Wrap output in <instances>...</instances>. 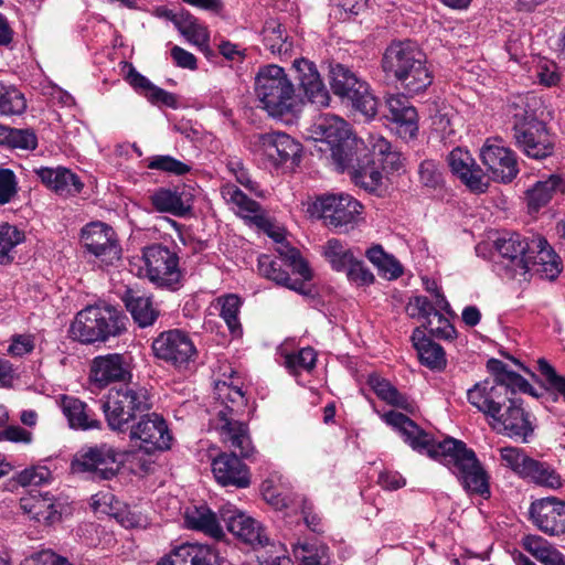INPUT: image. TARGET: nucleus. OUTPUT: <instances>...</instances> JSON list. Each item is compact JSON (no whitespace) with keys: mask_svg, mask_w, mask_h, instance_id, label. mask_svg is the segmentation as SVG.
<instances>
[{"mask_svg":"<svg viewBox=\"0 0 565 565\" xmlns=\"http://www.w3.org/2000/svg\"><path fill=\"white\" fill-rule=\"evenodd\" d=\"M317 362V353L310 348H302L297 352L285 355V366L290 372L307 371L315 369Z\"/></svg>","mask_w":565,"mask_h":565,"instance_id":"13d9d810","label":"nucleus"},{"mask_svg":"<svg viewBox=\"0 0 565 565\" xmlns=\"http://www.w3.org/2000/svg\"><path fill=\"white\" fill-rule=\"evenodd\" d=\"M216 397L224 404V408L217 413L216 430L221 440L227 444L241 457L249 458L254 452V446L249 436L248 425L243 420L247 409V398L242 388L232 383L216 382Z\"/></svg>","mask_w":565,"mask_h":565,"instance_id":"7ed1b4c3","label":"nucleus"},{"mask_svg":"<svg viewBox=\"0 0 565 565\" xmlns=\"http://www.w3.org/2000/svg\"><path fill=\"white\" fill-rule=\"evenodd\" d=\"M292 68L308 100L320 107L328 106L330 94L322 83L316 65L306 58H299L294 61Z\"/></svg>","mask_w":565,"mask_h":565,"instance_id":"cd10ccee","label":"nucleus"},{"mask_svg":"<svg viewBox=\"0 0 565 565\" xmlns=\"http://www.w3.org/2000/svg\"><path fill=\"white\" fill-rule=\"evenodd\" d=\"M61 408L73 429L88 430L102 427L95 412L83 401L64 395L61 399Z\"/></svg>","mask_w":565,"mask_h":565,"instance_id":"473e14b6","label":"nucleus"},{"mask_svg":"<svg viewBox=\"0 0 565 565\" xmlns=\"http://www.w3.org/2000/svg\"><path fill=\"white\" fill-rule=\"evenodd\" d=\"M565 191V181L558 174H551L544 180H539L526 191L527 204L531 210L537 211L546 205L557 193Z\"/></svg>","mask_w":565,"mask_h":565,"instance_id":"ea45409f","label":"nucleus"},{"mask_svg":"<svg viewBox=\"0 0 565 565\" xmlns=\"http://www.w3.org/2000/svg\"><path fill=\"white\" fill-rule=\"evenodd\" d=\"M153 210L178 217L186 216L192 210L193 196L184 188H158L149 194Z\"/></svg>","mask_w":565,"mask_h":565,"instance_id":"bb28decb","label":"nucleus"},{"mask_svg":"<svg viewBox=\"0 0 565 565\" xmlns=\"http://www.w3.org/2000/svg\"><path fill=\"white\" fill-rule=\"evenodd\" d=\"M285 263L270 255L262 254L258 257V270L267 279L275 281L277 285L288 284L290 280L288 271L282 268Z\"/></svg>","mask_w":565,"mask_h":565,"instance_id":"5fc2aeb1","label":"nucleus"},{"mask_svg":"<svg viewBox=\"0 0 565 565\" xmlns=\"http://www.w3.org/2000/svg\"><path fill=\"white\" fill-rule=\"evenodd\" d=\"M387 118L397 126L403 138L412 139L418 131V116L416 108L404 95H392L386 99Z\"/></svg>","mask_w":565,"mask_h":565,"instance_id":"7c9ffc66","label":"nucleus"},{"mask_svg":"<svg viewBox=\"0 0 565 565\" xmlns=\"http://www.w3.org/2000/svg\"><path fill=\"white\" fill-rule=\"evenodd\" d=\"M221 306L220 316L225 321L231 334L233 337H241L243 334V328L239 321V310L242 300L237 295L228 294L217 299Z\"/></svg>","mask_w":565,"mask_h":565,"instance_id":"de8ad7c7","label":"nucleus"},{"mask_svg":"<svg viewBox=\"0 0 565 565\" xmlns=\"http://www.w3.org/2000/svg\"><path fill=\"white\" fill-rule=\"evenodd\" d=\"M331 88L333 93L351 103L354 110L366 119L377 114L379 100L371 92L370 85L342 64L331 66Z\"/></svg>","mask_w":565,"mask_h":565,"instance_id":"1a4fd4ad","label":"nucleus"},{"mask_svg":"<svg viewBox=\"0 0 565 565\" xmlns=\"http://www.w3.org/2000/svg\"><path fill=\"white\" fill-rule=\"evenodd\" d=\"M121 299L126 309L131 315L134 322L139 328L153 326L160 317L161 311L159 305L153 301L151 296L127 289Z\"/></svg>","mask_w":565,"mask_h":565,"instance_id":"2f4dec72","label":"nucleus"},{"mask_svg":"<svg viewBox=\"0 0 565 565\" xmlns=\"http://www.w3.org/2000/svg\"><path fill=\"white\" fill-rule=\"evenodd\" d=\"M350 175L355 185L369 192L376 191L382 184V172L376 160L371 156L366 157L361 164H358Z\"/></svg>","mask_w":565,"mask_h":565,"instance_id":"a18cd8bd","label":"nucleus"},{"mask_svg":"<svg viewBox=\"0 0 565 565\" xmlns=\"http://www.w3.org/2000/svg\"><path fill=\"white\" fill-rule=\"evenodd\" d=\"M220 520L206 505L188 508L184 513V522L189 529L200 531L216 540L224 536Z\"/></svg>","mask_w":565,"mask_h":565,"instance_id":"e433bc0d","label":"nucleus"},{"mask_svg":"<svg viewBox=\"0 0 565 565\" xmlns=\"http://www.w3.org/2000/svg\"><path fill=\"white\" fill-rule=\"evenodd\" d=\"M497 433L521 443H529L535 430V417L523 407L520 398L511 397L490 422Z\"/></svg>","mask_w":565,"mask_h":565,"instance_id":"f3484780","label":"nucleus"},{"mask_svg":"<svg viewBox=\"0 0 565 565\" xmlns=\"http://www.w3.org/2000/svg\"><path fill=\"white\" fill-rule=\"evenodd\" d=\"M255 93L271 117L294 116L299 111L301 102L282 67L268 65L260 68L255 78Z\"/></svg>","mask_w":565,"mask_h":565,"instance_id":"0eeeda50","label":"nucleus"},{"mask_svg":"<svg viewBox=\"0 0 565 565\" xmlns=\"http://www.w3.org/2000/svg\"><path fill=\"white\" fill-rule=\"evenodd\" d=\"M81 243L100 265H114L121 257V247L114 228L103 222H92L81 231Z\"/></svg>","mask_w":565,"mask_h":565,"instance_id":"a211bd4d","label":"nucleus"},{"mask_svg":"<svg viewBox=\"0 0 565 565\" xmlns=\"http://www.w3.org/2000/svg\"><path fill=\"white\" fill-rule=\"evenodd\" d=\"M412 342L423 365L433 371H443L447 365L446 353L443 347L427 338L420 328L412 333Z\"/></svg>","mask_w":565,"mask_h":565,"instance_id":"72a5a7b5","label":"nucleus"},{"mask_svg":"<svg viewBox=\"0 0 565 565\" xmlns=\"http://www.w3.org/2000/svg\"><path fill=\"white\" fill-rule=\"evenodd\" d=\"M220 519L225 523L231 533L254 548L271 546L277 550V555L265 559L266 563L275 565L276 561L280 559L289 562V558L285 556L286 550L284 546L279 544L276 547L275 544L270 543L260 523L238 511L235 507L231 504L222 507L220 509Z\"/></svg>","mask_w":565,"mask_h":565,"instance_id":"ddd939ff","label":"nucleus"},{"mask_svg":"<svg viewBox=\"0 0 565 565\" xmlns=\"http://www.w3.org/2000/svg\"><path fill=\"white\" fill-rule=\"evenodd\" d=\"M381 66L408 94L423 93L433 83L426 54L411 40L393 41L383 53Z\"/></svg>","mask_w":565,"mask_h":565,"instance_id":"20e7f679","label":"nucleus"},{"mask_svg":"<svg viewBox=\"0 0 565 565\" xmlns=\"http://www.w3.org/2000/svg\"><path fill=\"white\" fill-rule=\"evenodd\" d=\"M500 457L502 462L522 479L553 490L563 487V479L552 465L527 456L522 448L502 447Z\"/></svg>","mask_w":565,"mask_h":565,"instance_id":"9d476101","label":"nucleus"},{"mask_svg":"<svg viewBox=\"0 0 565 565\" xmlns=\"http://www.w3.org/2000/svg\"><path fill=\"white\" fill-rule=\"evenodd\" d=\"M406 310L409 317L424 319L425 322L434 316H437L439 312L433 302L425 296H415L411 298Z\"/></svg>","mask_w":565,"mask_h":565,"instance_id":"0e129e2a","label":"nucleus"},{"mask_svg":"<svg viewBox=\"0 0 565 565\" xmlns=\"http://www.w3.org/2000/svg\"><path fill=\"white\" fill-rule=\"evenodd\" d=\"M537 365L540 373L545 377L548 385L562 395L565 401V376L558 375L545 359H540Z\"/></svg>","mask_w":565,"mask_h":565,"instance_id":"774afa93","label":"nucleus"},{"mask_svg":"<svg viewBox=\"0 0 565 565\" xmlns=\"http://www.w3.org/2000/svg\"><path fill=\"white\" fill-rule=\"evenodd\" d=\"M480 158L494 181L508 183L519 173L514 152L500 143L487 141Z\"/></svg>","mask_w":565,"mask_h":565,"instance_id":"412c9836","label":"nucleus"},{"mask_svg":"<svg viewBox=\"0 0 565 565\" xmlns=\"http://www.w3.org/2000/svg\"><path fill=\"white\" fill-rule=\"evenodd\" d=\"M523 547L532 554L543 565L558 553L556 548L550 546L545 540L537 535H527L523 539Z\"/></svg>","mask_w":565,"mask_h":565,"instance_id":"052dcab7","label":"nucleus"},{"mask_svg":"<svg viewBox=\"0 0 565 565\" xmlns=\"http://www.w3.org/2000/svg\"><path fill=\"white\" fill-rule=\"evenodd\" d=\"M370 156L376 160L380 169L386 173L397 172L403 168L402 153L393 149L392 145L381 136L370 137Z\"/></svg>","mask_w":565,"mask_h":565,"instance_id":"a19ab883","label":"nucleus"},{"mask_svg":"<svg viewBox=\"0 0 565 565\" xmlns=\"http://www.w3.org/2000/svg\"><path fill=\"white\" fill-rule=\"evenodd\" d=\"M152 408V396L146 386L128 382L108 391L102 404L110 430L125 433L143 413Z\"/></svg>","mask_w":565,"mask_h":565,"instance_id":"39448f33","label":"nucleus"},{"mask_svg":"<svg viewBox=\"0 0 565 565\" xmlns=\"http://www.w3.org/2000/svg\"><path fill=\"white\" fill-rule=\"evenodd\" d=\"M331 160L337 171L349 174L370 157V147L356 136L347 138L342 142L330 148Z\"/></svg>","mask_w":565,"mask_h":565,"instance_id":"c756f323","label":"nucleus"},{"mask_svg":"<svg viewBox=\"0 0 565 565\" xmlns=\"http://www.w3.org/2000/svg\"><path fill=\"white\" fill-rule=\"evenodd\" d=\"M262 35L264 45L271 54L280 57L290 55L292 42L279 22L276 20L266 21Z\"/></svg>","mask_w":565,"mask_h":565,"instance_id":"79ce46f5","label":"nucleus"},{"mask_svg":"<svg viewBox=\"0 0 565 565\" xmlns=\"http://www.w3.org/2000/svg\"><path fill=\"white\" fill-rule=\"evenodd\" d=\"M129 438L146 454L170 449L172 435L162 415L143 413L129 428Z\"/></svg>","mask_w":565,"mask_h":565,"instance_id":"dca6fc26","label":"nucleus"},{"mask_svg":"<svg viewBox=\"0 0 565 565\" xmlns=\"http://www.w3.org/2000/svg\"><path fill=\"white\" fill-rule=\"evenodd\" d=\"M329 17L340 21H355L367 12V2H332L329 6Z\"/></svg>","mask_w":565,"mask_h":565,"instance_id":"6e6d98bb","label":"nucleus"},{"mask_svg":"<svg viewBox=\"0 0 565 565\" xmlns=\"http://www.w3.org/2000/svg\"><path fill=\"white\" fill-rule=\"evenodd\" d=\"M423 327L427 329L433 337L438 339L452 340L457 337L455 327L440 311L437 316L424 322Z\"/></svg>","mask_w":565,"mask_h":565,"instance_id":"680f3d73","label":"nucleus"},{"mask_svg":"<svg viewBox=\"0 0 565 565\" xmlns=\"http://www.w3.org/2000/svg\"><path fill=\"white\" fill-rule=\"evenodd\" d=\"M348 279L356 286H369L374 282V275L364 265L362 260L356 258L345 270Z\"/></svg>","mask_w":565,"mask_h":565,"instance_id":"69168bd1","label":"nucleus"},{"mask_svg":"<svg viewBox=\"0 0 565 565\" xmlns=\"http://www.w3.org/2000/svg\"><path fill=\"white\" fill-rule=\"evenodd\" d=\"M76 473H86L93 481L110 480L118 473L116 450L106 444L83 448L71 463Z\"/></svg>","mask_w":565,"mask_h":565,"instance_id":"2eb2a0df","label":"nucleus"},{"mask_svg":"<svg viewBox=\"0 0 565 565\" xmlns=\"http://www.w3.org/2000/svg\"><path fill=\"white\" fill-rule=\"evenodd\" d=\"M292 554L300 565H329L330 550L320 542H305L294 545Z\"/></svg>","mask_w":565,"mask_h":565,"instance_id":"c03bdc74","label":"nucleus"},{"mask_svg":"<svg viewBox=\"0 0 565 565\" xmlns=\"http://www.w3.org/2000/svg\"><path fill=\"white\" fill-rule=\"evenodd\" d=\"M511 396H505L504 387L490 382V379L476 383L467 391V399L480 413L493 419L505 406Z\"/></svg>","mask_w":565,"mask_h":565,"instance_id":"b1692460","label":"nucleus"},{"mask_svg":"<svg viewBox=\"0 0 565 565\" xmlns=\"http://www.w3.org/2000/svg\"><path fill=\"white\" fill-rule=\"evenodd\" d=\"M239 452H222L212 461V472L215 480L223 487L236 489L248 488L252 475L248 466L239 457Z\"/></svg>","mask_w":565,"mask_h":565,"instance_id":"5701e85b","label":"nucleus"},{"mask_svg":"<svg viewBox=\"0 0 565 565\" xmlns=\"http://www.w3.org/2000/svg\"><path fill=\"white\" fill-rule=\"evenodd\" d=\"M145 276L154 285L177 289L182 277L178 254L162 244H152L142 248Z\"/></svg>","mask_w":565,"mask_h":565,"instance_id":"4468645a","label":"nucleus"},{"mask_svg":"<svg viewBox=\"0 0 565 565\" xmlns=\"http://www.w3.org/2000/svg\"><path fill=\"white\" fill-rule=\"evenodd\" d=\"M35 348L34 337L31 334H14L11 337L7 352L12 358H23Z\"/></svg>","mask_w":565,"mask_h":565,"instance_id":"338daca9","label":"nucleus"},{"mask_svg":"<svg viewBox=\"0 0 565 565\" xmlns=\"http://www.w3.org/2000/svg\"><path fill=\"white\" fill-rule=\"evenodd\" d=\"M535 104L536 98L530 93L513 95L508 99L505 115L509 118L512 132L519 128L522 129L532 119H539L533 109Z\"/></svg>","mask_w":565,"mask_h":565,"instance_id":"4c0bfd02","label":"nucleus"},{"mask_svg":"<svg viewBox=\"0 0 565 565\" xmlns=\"http://www.w3.org/2000/svg\"><path fill=\"white\" fill-rule=\"evenodd\" d=\"M13 479L21 487H32L50 483L53 476L46 466L35 465L21 470Z\"/></svg>","mask_w":565,"mask_h":565,"instance_id":"4d7b16f0","label":"nucleus"},{"mask_svg":"<svg viewBox=\"0 0 565 565\" xmlns=\"http://www.w3.org/2000/svg\"><path fill=\"white\" fill-rule=\"evenodd\" d=\"M418 180L427 190L441 189L445 183L441 166L431 159L422 161L418 166Z\"/></svg>","mask_w":565,"mask_h":565,"instance_id":"864d4df0","label":"nucleus"},{"mask_svg":"<svg viewBox=\"0 0 565 565\" xmlns=\"http://www.w3.org/2000/svg\"><path fill=\"white\" fill-rule=\"evenodd\" d=\"M248 147L276 169L298 166L302 151L300 142L280 131L253 134L248 137Z\"/></svg>","mask_w":565,"mask_h":565,"instance_id":"6e6552de","label":"nucleus"},{"mask_svg":"<svg viewBox=\"0 0 565 565\" xmlns=\"http://www.w3.org/2000/svg\"><path fill=\"white\" fill-rule=\"evenodd\" d=\"M448 163L456 174L471 191L483 193L488 189V181L482 169L476 164L469 151L455 148L448 156Z\"/></svg>","mask_w":565,"mask_h":565,"instance_id":"393cba45","label":"nucleus"},{"mask_svg":"<svg viewBox=\"0 0 565 565\" xmlns=\"http://www.w3.org/2000/svg\"><path fill=\"white\" fill-rule=\"evenodd\" d=\"M312 210L329 228L347 232L358 223L363 205L350 194L330 193L317 198Z\"/></svg>","mask_w":565,"mask_h":565,"instance_id":"f8f14e48","label":"nucleus"},{"mask_svg":"<svg viewBox=\"0 0 565 565\" xmlns=\"http://www.w3.org/2000/svg\"><path fill=\"white\" fill-rule=\"evenodd\" d=\"M494 246L510 278H525L532 271L542 279L554 280L562 271L561 257L541 235L503 233Z\"/></svg>","mask_w":565,"mask_h":565,"instance_id":"f03ea898","label":"nucleus"},{"mask_svg":"<svg viewBox=\"0 0 565 565\" xmlns=\"http://www.w3.org/2000/svg\"><path fill=\"white\" fill-rule=\"evenodd\" d=\"M26 109L24 95L14 86L0 83V114L20 115Z\"/></svg>","mask_w":565,"mask_h":565,"instance_id":"3c124183","label":"nucleus"},{"mask_svg":"<svg viewBox=\"0 0 565 565\" xmlns=\"http://www.w3.org/2000/svg\"><path fill=\"white\" fill-rule=\"evenodd\" d=\"M512 137L515 147L530 158L544 159L554 151L555 138L543 120L532 119L522 129L513 131Z\"/></svg>","mask_w":565,"mask_h":565,"instance_id":"6ab92c4d","label":"nucleus"},{"mask_svg":"<svg viewBox=\"0 0 565 565\" xmlns=\"http://www.w3.org/2000/svg\"><path fill=\"white\" fill-rule=\"evenodd\" d=\"M277 244L276 252L279 256L276 258L282 260L286 266L290 267L294 274L299 275L305 280H311V269L308 263L301 257L300 252L290 246L286 238Z\"/></svg>","mask_w":565,"mask_h":565,"instance_id":"8fccbe9b","label":"nucleus"},{"mask_svg":"<svg viewBox=\"0 0 565 565\" xmlns=\"http://www.w3.org/2000/svg\"><path fill=\"white\" fill-rule=\"evenodd\" d=\"M126 322V316L113 306H87L77 312L68 332L82 344L105 343L125 333Z\"/></svg>","mask_w":565,"mask_h":565,"instance_id":"423d86ee","label":"nucleus"},{"mask_svg":"<svg viewBox=\"0 0 565 565\" xmlns=\"http://www.w3.org/2000/svg\"><path fill=\"white\" fill-rule=\"evenodd\" d=\"M147 167L173 175H184L191 171V166L171 156H153L149 158Z\"/></svg>","mask_w":565,"mask_h":565,"instance_id":"bf43d9fd","label":"nucleus"},{"mask_svg":"<svg viewBox=\"0 0 565 565\" xmlns=\"http://www.w3.org/2000/svg\"><path fill=\"white\" fill-rule=\"evenodd\" d=\"M224 195L237 206V213L248 220L255 226H269L268 216L264 213L260 204L248 198L235 185H228L223 191Z\"/></svg>","mask_w":565,"mask_h":565,"instance_id":"58836bf2","label":"nucleus"},{"mask_svg":"<svg viewBox=\"0 0 565 565\" xmlns=\"http://www.w3.org/2000/svg\"><path fill=\"white\" fill-rule=\"evenodd\" d=\"M369 384L380 399L406 412L413 411V404L408 401V397L402 394L390 381L372 375L369 379Z\"/></svg>","mask_w":565,"mask_h":565,"instance_id":"37998d69","label":"nucleus"},{"mask_svg":"<svg viewBox=\"0 0 565 565\" xmlns=\"http://www.w3.org/2000/svg\"><path fill=\"white\" fill-rule=\"evenodd\" d=\"M365 256L377 268L379 273L387 279H396L403 274L401 263L387 254L379 244L371 246Z\"/></svg>","mask_w":565,"mask_h":565,"instance_id":"49530a36","label":"nucleus"},{"mask_svg":"<svg viewBox=\"0 0 565 565\" xmlns=\"http://www.w3.org/2000/svg\"><path fill=\"white\" fill-rule=\"evenodd\" d=\"M530 514L543 533L551 536L565 534V501L555 497L541 499L531 504Z\"/></svg>","mask_w":565,"mask_h":565,"instance_id":"4be33fe9","label":"nucleus"},{"mask_svg":"<svg viewBox=\"0 0 565 565\" xmlns=\"http://www.w3.org/2000/svg\"><path fill=\"white\" fill-rule=\"evenodd\" d=\"M384 422L402 436L403 440L415 451L426 454L440 461L458 479L462 488L471 494L482 497L490 494L489 476L478 460L476 452L455 438L436 441L434 437L406 415L390 411L383 416Z\"/></svg>","mask_w":565,"mask_h":565,"instance_id":"f257e3e1","label":"nucleus"},{"mask_svg":"<svg viewBox=\"0 0 565 565\" xmlns=\"http://www.w3.org/2000/svg\"><path fill=\"white\" fill-rule=\"evenodd\" d=\"M21 509L30 515L31 519L52 524L60 519V512L55 505L54 497L49 492L31 493L29 497L22 498L20 501Z\"/></svg>","mask_w":565,"mask_h":565,"instance_id":"c9c22d12","label":"nucleus"},{"mask_svg":"<svg viewBox=\"0 0 565 565\" xmlns=\"http://www.w3.org/2000/svg\"><path fill=\"white\" fill-rule=\"evenodd\" d=\"M499 385L504 387L505 396H509V393L513 395L516 392L537 396L533 386L522 375L511 370L509 373L502 374Z\"/></svg>","mask_w":565,"mask_h":565,"instance_id":"e2e57ef3","label":"nucleus"},{"mask_svg":"<svg viewBox=\"0 0 565 565\" xmlns=\"http://www.w3.org/2000/svg\"><path fill=\"white\" fill-rule=\"evenodd\" d=\"M34 173L47 189L60 195H75L84 188L79 177L65 167H40Z\"/></svg>","mask_w":565,"mask_h":565,"instance_id":"c85d7f7f","label":"nucleus"},{"mask_svg":"<svg viewBox=\"0 0 565 565\" xmlns=\"http://www.w3.org/2000/svg\"><path fill=\"white\" fill-rule=\"evenodd\" d=\"M132 376L129 359L125 354L108 353L93 359L89 380L98 388L111 383L130 382Z\"/></svg>","mask_w":565,"mask_h":565,"instance_id":"aec40b11","label":"nucleus"},{"mask_svg":"<svg viewBox=\"0 0 565 565\" xmlns=\"http://www.w3.org/2000/svg\"><path fill=\"white\" fill-rule=\"evenodd\" d=\"M323 255L330 263L332 269L337 271H345L355 259L352 250L335 238L327 242Z\"/></svg>","mask_w":565,"mask_h":565,"instance_id":"603ef678","label":"nucleus"},{"mask_svg":"<svg viewBox=\"0 0 565 565\" xmlns=\"http://www.w3.org/2000/svg\"><path fill=\"white\" fill-rule=\"evenodd\" d=\"M156 565H218V555L209 545L183 543L160 557Z\"/></svg>","mask_w":565,"mask_h":565,"instance_id":"a878e982","label":"nucleus"},{"mask_svg":"<svg viewBox=\"0 0 565 565\" xmlns=\"http://www.w3.org/2000/svg\"><path fill=\"white\" fill-rule=\"evenodd\" d=\"M24 239V232L17 226L9 223L0 224V264H11L14 259L15 247Z\"/></svg>","mask_w":565,"mask_h":565,"instance_id":"09e8293b","label":"nucleus"},{"mask_svg":"<svg viewBox=\"0 0 565 565\" xmlns=\"http://www.w3.org/2000/svg\"><path fill=\"white\" fill-rule=\"evenodd\" d=\"M312 131L320 140L326 141L330 148H333V146L347 138L354 137L347 121L331 114L320 115L312 125Z\"/></svg>","mask_w":565,"mask_h":565,"instance_id":"f704fd0d","label":"nucleus"},{"mask_svg":"<svg viewBox=\"0 0 565 565\" xmlns=\"http://www.w3.org/2000/svg\"><path fill=\"white\" fill-rule=\"evenodd\" d=\"M153 356L179 372L188 371L198 358L191 337L183 330L162 331L151 344Z\"/></svg>","mask_w":565,"mask_h":565,"instance_id":"9b49d317","label":"nucleus"}]
</instances>
